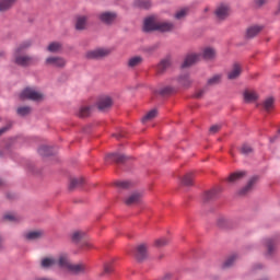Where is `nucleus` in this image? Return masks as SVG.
I'll use <instances>...</instances> for the list:
<instances>
[{
    "instance_id": "f257e3e1",
    "label": "nucleus",
    "mask_w": 280,
    "mask_h": 280,
    "mask_svg": "<svg viewBox=\"0 0 280 280\" xmlns=\"http://www.w3.org/2000/svg\"><path fill=\"white\" fill-rule=\"evenodd\" d=\"M31 45H32V40L27 39L15 48L13 52L14 65H18V67H30L31 65H34V62L38 60L36 57H32L25 54V49H30Z\"/></svg>"
},
{
    "instance_id": "f03ea898",
    "label": "nucleus",
    "mask_w": 280,
    "mask_h": 280,
    "mask_svg": "<svg viewBox=\"0 0 280 280\" xmlns=\"http://www.w3.org/2000/svg\"><path fill=\"white\" fill-rule=\"evenodd\" d=\"M97 19L103 25H115L117 23L118 14L115 11H103L97 14Z\"/></svg>"
},
{
    "instance_id": "7ed1b4c3",
    "label": "nucleus",
    "mask_w": 280,
    "mask_h": 280,
    "mask_svg": "<svg viewBox=\"0 0 280 280\" xmlns=\"http://www.w3.org/2000/svg\"><path fill=\"white\" fill-rule=\"evenodd\" d=\"M45 66L52 69H65L67 67V59L60 56H49L45 59Z\"/></svg>"
},
{
    "instance_id": "20e7f679",
    "label": "nucleus",
    "mask_w": 280,
    "mask_h": 280,
    "mask_svg": "<svg viewBox=\"0 0 280 280\" xmlns=\"http://www.w3.org/2000/svg\"><path fill=\"white\" fill-rule=\"evenodd\" d=\"M21 100H32V102H40L44 100L43 93L36 91L33 88H26L23 90V92L20 94Z\"/></svg>"
},
{
    "instance_id": "39448f33",
    "label": "nucleus",
    "mask_w": 280,
    "mask_h": 280,
    "mask_svg": "<svg viewBox=\"0 0 280 280\" xmlns=\"http://www.w3.org/2000/svg\"><path fill=\"white\" fill-rule=\"evenodd\" d=\"M110 54V49L97 48L86 52V58L90 60H97L100 58H106Z\"/></svg>"
},
{
    "instance_id": "423d86ee",
    "label": "nucleus",
    "mask_w": 280,
    "mask_h": 280,
    "mask_svg": "<svg viewBox=\"0 0 280 280\" xmlns=\"http://www.w3.org/2000/svg\"><path fill=\"white\" fill-rule=\"evenodd\" d=\"M144 32H159V21L154 16L147 18L143 24Z\"/></svg>"
},
{
    "instance_id": "0eeeda50",
    "label": "nucleus",
    "mask_w": 280,
    "mask_h": 280,
    "mask_svg": "<svg viewBox=\"0 0 280 280\" xmlns=\"http://www.w3.org/2000/svg\"><path fill=\"white\" fill-rule=\"evenodd\" d=\"M214 14L219 21H224V19H229V15L231 14V8H229L226 4H220L217 8Z\"/></svg>"
},
{
    "instance_id": "6e6552de",
    "label": "nucleus",
    "mask_w": 280,
    "mask_h": 280,
    "mask_svg": "<svg viewBox=\"0 0 280 280\" xmlns=\"http://www.w3.org/2000/svg\"><path fill=\"white\" fill-rule=\"evenodd\" d=\"M201 57H202V55H200V54L188 55L185 58L184 62L182 63V69H187L189 67H192V65H196V62H198Z\"/></svg>"
},
{
    "instance_id": "1a4fd4ad",
    "label": "nucleus",
    "mask_w": 280,
    "mask_h": 280,
    "mask_svg": "<svg viewBox=\"0 0 280 280\" xmlns=\"http://www.w3.org/2000/svg\"><path fill=\"white\" fill-rule=\"evenodd\" d=\"M113 106V98L110 96H101L97 101L98 110H108Z\"/></svg>"
},
{
    "instance_id": "9d476101",
    "label": "nucleus",
    "mask_w": 280,
    "mask_h": 280,
    "mask_svg": "<svg viewBox=\"0 0 280 280\" xmlns=\"http://www.w3.org/2000/svg\"><path fill=\"white\" fill-rule=\"evenodd\" d=\"M89 23V15H78L75 18L74 27L78 32H84Z\"/></svg>"
},
{
    "instance_id": "9b49d317",
    "label": "nucleus",
    "mask_w": 280,
    "mask_h": 280,
    "mask_svg": "<svg viewBox=\"0 0 280 280\" xmlns=\"http://www.w3.org/2000/svg\"><path fill=\"white\" fill-rule=\"evenodd\" d=\"M25 240L30 242H36V240H43L45 237V232L43 230H35L24 234Z\"/></svg>"
},
{
    "instance_id": "f8f14e48",
    "label": "nucleus",
    "mask_w": 280,
    "mask_h": 280,
    "mask_svg": "<svg viewBox=\"0 0 280 280\" xmlns=\"http://www.w3.org/2000/svg\"><path fill=\"white\" fill-rule=\"evenodd\" d=\"M19 0H0V13L5 14V12H10L13 5H16Z\"/></svg>"
},
{
    "instance_id": "ddd939ff",
    "label": "nucleus",
    "mask_w": 280,
    "mask_h": 280,
    "mask_svg": "<svg viewBox=\"0 0 280 280\" xmlns=\"http://www.w3.org/2000/svg\"><path fill=\"white\" fill-rule=\"evenodd\" d=\"M21 215L14 212H7L2 217V222H10L11 224H16L18 222H21Z\"/></svg>"
},
{
    "instance_id": "4468645a",
    "label": "nucleus",
    "mask_w": 280,
    "mask_h": 280,
    "mask_svg": "<svg viewBox=\"0 0 280 280\" xmlns=\"http://www.w3.org/2000/svg\"><path fill=\"white\" fill-rule=\"evenodd\" d=\"M56 261V266H59V268H65L66 270H69V266H71V262L69 261V255L67 254H60Z\"/></svg>"
},
{
    "instance_id": "2eb2a0df",
    "label": "nucleus",
    "mask_w": 280,
    "mask_h": 280,
    "mask_svg": "<svg viewBox=\"0 0 280 280\" xmlns=\"http://www.w3.org/2000/svg\"><path fill=\"white\" fill-rule=\"evenodd\" d=\"M240 75H242V65L234 63L232 70L228 73V79L237 80Z\"/></svg>"
},
{
    "instance_id": "dca6fc26",
    "label": "nucleus",
    "mask_w": 280,
    "mask_h": 280,
    "mask_svg": "<svg viewBox=\"0 0 280 280\" xmlns=\"http://www.w3.org/2000/svg\"><path fill=\"white\" fill-rule=\"evenodd\" d=\"M148 257V245L141 244L136 248V258L139 261H143Z\"/></svg>"
},
{
    "instance_id": "f3484780",
    "label": "nucleus",
    "mask_w": 280,
    "mask_h": 280,
    "mask_svg": "<svg viewBox=\"0 0 280 280\" xmlns=\"http://www.w3.org/2000/svg\"><path fill=\"white\" fill-rule=\"evenodd\" d=\"M220 191H222L220 187L206 191L202 195L203 202H209V200H213L214 198H218V194H220Z\"/></svg>"
},
{
    "instance_id": "a211bd4d",
    "label": "nucleus",
    "mask_w": 280,
    "mask_h": 280,
    "mask_svg": "<svg viewBox=\"0 0 280 280\" xmlns=\"http://www.w3.org/2000/svg\"><path fill=\"white\" fill-rule=\"evenodd\" d=\"M265 245L267 248V255L272 256L277 252V241L273 238H266Z\"/></svg>"
},
{
    "instance_id": "6ab92c4d",
    "label": "nucleus",
    "mask_w": 280,
    "mask_h": 280,
    "mask_svg": "<svg viewBox=\"0 0 280 280\" xmlns=\"http://www.w3.org/2000/svg\"><path fill=\"white\" fill-rule=\"evenodd\" d=\"M261 30H264V26H260V25L249 26L246 31L247 38H255V36H258L260 34Z\"/></svg>"
},
{
    "instance_id": "aec40b11",
    "label": "nucleus",
    "mask_w": 280,
    "mask_h": 280,
    "mask_svg": "<svg viewBox=\"0 0 280 280\" xmlns=\"http://www.w3.org/2000/svg\"><path fill=\"white\" fill-rule=\"evenodd\" d=\"M143 65V57L141 56H135L128 59L127 67L129 69H135L137 67H141Z\"/></svg>"
},
{
    "instance_id": "412c9836",
    "label": "nucleus",
    "mask_w": 280,
    "mask_h": 280,
    "mask_svg": "<svg viewBox=\"0 0 280 280\" xmlns=\"http://www.w3.org/2000/svg\"><path fill=\"white\" fill-rule=\"evenodd\" d=\"M46 50H48L49 54H60V51H62V43L50 42L46 47Z\"/></svg>"
},
{
    "instance_id": "4be33fe9",
    "label": "nucleus",
    "mask_w": 280,
    "mask_h": 280,
    "mask_svg": "<svg viewBox=\"0 0 280 280\" xmlns=\"http://www.w3.org/2000/svg\"><path fill=\"white\" fill-rule=\"evenodd\" d=\"M69 272H72L73 275H81V272H84L86 270V265L84 264H70L68 267Z\"/></svg>"
},
{
    "instance_id": "5701e85b",
    "label": "nucleus",
    "mask_w": 280,
    "mask_h": 280,
    "mask_svg": "<svg viewBox=\"0 0 280 280\" xmlns=\"http://www.w3.org/2000/svg\"><path fill=\"white\" fill-rule=\"evenodd\" d=\"M105 161L107 163H108V161H112L113 163H124V161H126V155L110 153L105 158Z\"/></svg>"
},
{
    "instance_id": "b1692460",
    "label": "nucleus",
    "mask_w": 280,
    "mask_h": 280,
    "mask_svg": "<svg viewBox=\"0 0 280 280\" xmlns=\"http://www.w3.org/2000/svg\"><path fill=\"white\" fill-rule=\"evenodd\" d=\"M133 7L140 8V10H150L152 2L150 0H133Z\"/></svg>"
},
{
    "instance_id": "393cba45",
    "label": "nucleus",
    "mask_w": 280,
    "mask_h": 280,
    "mask_svg": "<svg viewBox=\"0 0 280 280\" xmlns=\"http://www.w3.org/2000/svg\"><path fill=\"white\" fill-rule=\"evenodd\" d=\"M141 201V194L140 192H133L131 194L126 200L125 205L130 207V205H137V202Z\"/></svg>"
},
{
    "instance_id": "a878e982",
    "label": "nucleus",
    "mask_w": 280,
    "mask_h": 280,
    "mask_svg": "<svg viewBox=\"0 0 280 280\" xmlns=\"http://www.w3.org/2000/svg\"><path fill=\"white\" fill-rule=\"evenodd\" d=\"M244 176H246V172H244V171L232 173L228 177V183H237V180H242V178H244Z\"/></svg>"
},
{
    "instance_id": "bb28decb",
    "label": "nucleus",
    "mask_w": 280,
    "mask_h": 280,
    "mask_svg": "<svg viewBox=\"0 0 280 280\" xmlns=\"http://www.w3.org/2000/svg\"><path fill=\"white\" fill-rule=\"evenodd\" d=\"M174 30V23L172 22H159L158 32H172Z\"/></svg>"
},
{
    "instance_id": "cd10ccee",
    "label": "nucleus",
    "mask_w": 280,
    "mask_h": 280,
    "mask_svg": "<svg viewBox=\"0 0 280 280\" xmlns=\"http://www.w3.org/2000/svg\"><path fill=\"white\" fill-rule=\"evenodd\" d=\"M257 93L255 91L246 90L244 92V102L250 104V102H257Z\"/></svg>"
},
{
    "instance_id": "c85d7f7f",
    "label": "nucleus",
    "mask_w": 280,
    "mask_h": 280,
    "mask_svg": "<svg viewBox=\"0 0 280 280\" xmlns=\"http://www.w3.org/2000/svg\"><path fill=\"white\" fill-rule=\"evenodd\" d=\"M256 183H257V177H252L247 183V185L241 190V194L244 196L249 191H253V188L255 187Z\"/></svg>"
},
{
    "instance_id": "c756f323",
    "label": "nucleus",
    "mask_w": 280,
    "mask_h": 280,
    "mask_svg": "<svg viewBox=\"0 0 280 280\" xmlns=\"http://www.w3.org/2000/svg\"><path fill=\"white\" fill-rule=\"evenodd\" d=\"M202 58H205V60H213V58H215V49L206 47L202 50Z\"/></svg>"
},
{
    "instance_id": "7c9ffc66",
    "label": "nucleus",
    "mask_w": 280,
    "mask_h": 280,
    "mask_svg": "<svg viewBox=\"0 0 280 280\" xmlns=\"http://www.w3.org/2000/svg\"><path fill=\"white\" fill-rule=\"evenodd\" d=\"M56 264H58V260H56L54 257H49L42 259L40 266L42 268H54Z\"/></svg>"
},
{
    "instance_id": "2f4dec72",
    "label": "nucleus",
    "mask_w": 280,
    "mask_h": 280,
    "mask_svg": "<svg viewBox=\"0 0 280 280\" xmlns=\"http://www.w3.org/2000/svg\"><path fill=\"white\" fill-rule=\"evenodd\" d=\"M262 108L266 110V113H270L275 108V98L268 97L262 103Z\"/></svg>"
},
{
    "instance_id": "473e14b6",
    "label": "nucleus",
    "mask_w": 280,
    "mask_h": 280,
    "mask_svg": "<svg viewBox=\"0 0 280 280\" xmlns=\"http://www.w3.org/2000/svg\"><path fill=\"white\" fill-rule=\"evenodd\" d=\"M85 236L86 233L84 231H74L71 234V240L74 242V244H78V242H80V240H84Z\"/></svg>"
},
{
    "instance_id": "72a5a7b5",
    "label": "nucleus",
    "mask_w": 280,
    "mask_h": 280,
    "mask_svg": "<svg viewBox=\"0 0 280 280\" xmlns=\"http://www.w3.org/2000/svg\"><path fill=\"white\" fill-rule=\"evenodd\" d=\"M222 80V75L220 74H214L210 79H208L207 86H215L217 84H220Z\"/></svg>"
},
{
    "instance_id": "f704fd0d",
    "label": "nucleus",
    "mask_w": 280,
    "mask_h": 280,
    "mask_svg": "<svg viewBox=\"0 0 280 280\" xmlns=\"http://www.w3.org/2000/svg\"><path fill=\"white\" fill-rule=\"evenodd\" d=\"M159 115V112L156 109H151L147 115L142 118V124H145L148 121H152Z\"/></svg>"
},
{
    "instance_id": "c9c22d12",
    "label": "nucleus",
    "mask_w": 280,
    "mask_h": 280,
    "mask_svg": "<svg viewBox=\"0 0 280 280\" xmlns=\"http://www.w3.org/2000/svg\"><path fill=\"white\" fill-rule=\"evenodd\" d=\"M170 67V60L164 59L162 60L156 68L158 73H164L166 69Z\"/></svg>"
},
{
    "instance_id": "e433bc0d",
    "label": "nucleus",
    "mask_w": 280,
    "mask_h": 280,
    "mask_svg": "<svg viewBox=\"0 0 280 280\" xmlns=\"http://www.w3.org/2000/svg\"><path fill=\"white\" fill-rule=\"evenodd\" d=\"M84 179L82 177L70 179V189H75V187H82Z\"/></svg>"
},
{
    "instance_id": "4c0bfd02",
    "label": "nucleus",
    "mask_w": 280,
    "mask_h": 280,
    "mask_svg": "<svg viewBox=\"0 0 280 280\" xmlns=\"http://www.w3.org/2000/svg\"><path fill=\"white\" fill-rule=\"evenodd\" d=\"M236 261L237 255H232L222 264V268H231Z\"/></svg>"
},
{
    "instance_id": "58836bf2",
    "label": "nucleus",
    "mask_w": 280,
    "mask_h": 280,
    "mask_svg": "<svg viewBox=\"0 0 280 280\" xmlns=\"http://www.w3.org/2000/svg\"><path fill=\"white\" fill-rule=\"evenodd\" d=\"M183 185H185L186 187H189L191 185H194V174L188 173L186 174L183 179H182Z\"/></svg>"
},
{
    "instance_id": "ea45409f",
    "label": "nucleus",
    "mask_w": 280,
    "mask_h": 280,
    "mask_svg": "<svg viewBox=\"0 0 280 280\" xmlns=\"http://www.w3.org/2000/svg\"><path fill=\"white\" fill-rule=\"evenodd\" d=\"M91 115V107L89 106H82L78 112V117L84 118L89 117Z\"/></svg>"
},
{
    "instance_id": "a19ab883",
    "label": "nucleus",
    "mask_w": 280,
    "mask_h": 280,
    "mask_svg": "<svg viewBox=\"0 0 280 280\" xmlns=\"http://www.w3.org/2000/svg\"><path fill=\"white\" fill-rule=\"evenodd\" d=\"M179 84L182 86H190L191 85V79L189 78V74H184L179 77Z\"/></svg>"
},
{
    "instance_id": "79ce46f5",
    "label": "nucleus",
    "mask_w": 280,
    "mask_h": 280,
    "mask_svg": "<svg viewBox=\"0 0 280 280\" xmlns=\"http://www.w3.org/2000/svg\"><path fill=\"white\" fill-rule=\"evenodd\" d=\"M38 154H40V156H51V148L43 145L38 149Z\"/></svg>"
},
{
    "instance_id": "37998d69",
    "label": "nucleus",
    "mask_w": 280,
    "mask_h": 280,
    "mask_svg": "<svg viewBox=\"0 0 280 280\" xmlns=\"http://www.w3.org/2000/svg\"><path fill=\"white\" fill-rule=\"evenodd\" d=\"M32 113V107L30 106H22L18 108V115L21 117H25V115H30Z\"/></svg>"
},
{
    "instance_id": "c03bdc74",
    "label": "nucleus",
    "mask_w": 280,
    "mask_h": 280,
    "mask_svg": "<svg viewBox=\"0 0 280 280\" xmlns=\"http://www.w3.org/2000/svg\"><path fill=\"white\" fill-rule=\"evenodd\" d=\"M188 13L189 9H182L175 13V19H177V21H182V19H185Z\"/></svg>"
},
{
    "instance_id": "a18cd8bd",
    "label": "nucleus",
    "mask_w": 280,
    "mask_h": 280,
    "mask_svg": "<svg viewBox=\"0 0 280 280\" xmlns=\"http://www.w3.org/2000/svg\"><path fill=\"white\" fill-rule=\"evenodd\" d=\"M170 244V240L162 237L155 241L156 248H163V246H167Z\"/></svg>"
},
{
    "instance_id": "49530a36",
    "label": "nucleus",
    "mask_w": 280,
    "mask_h": 280,
    "mask_svg": "<svg viewBox=\"0 0 280 280\" xmlns=\"http://www.w3.org/2000/svg\"><path fill=\"white\" fill-rule=\"evenodd\" d=\"M253 152V148L248 144H243L241 147V154H250Z\"/></svg>"
},
{
    "instance_id": "de8ad7c7",
    "label": "nucleus",
    "mask_w": 280,
    "mask_h": 280,
    "mask_svg": "<svg viewBox=\"0 0 280 280\" xmlns=\"http://www.w3.org/2000/svg\"><path fill=\"white\" fill-rule=\"evenodd\" d=\"M207 93V88L199 89L195 92L194 97L200 100Z\"/></svg>"
},
{
    "instance_id": "09e8293b",
    "label": "nucleus",
    "mask_w": 280,
    "mask_h": 280,
    "mask_svg": "<svg viewBox=\"0 0 280 280\" xmlns=\"http://www.w3.org/2000/svg\"><path fill=\"white\" fill-rule=\"evenodd\" d=\"M132 185L130 182H116V187H119V189H128Z\"/></svg>"
},
{
    "instance_id": "8fccbe9b",
    "label": "nucleus",
    "mask_w": 280,
    "mask_h": 280,
    "mask_svg": "<svg viewBox=\"0 0 280 280\" xmlns=\"http://www.w3.org/2000/svg\"><path fill=\"white\" fill-rule=\"evenodd\" d=\"M81 248L83 250H91V248H93V243L85 241L82 243Z\"/></svg>"
},
{
    "instance_id": "3c124183",
    "label": "nucleus",
    "mask_w": 280,
    "mask_h": 280,
    "mask_svg": "<svg viewBox=\"0 0 280 280\" xmlns=\"http://www.w3.org/2000/svg\"><path fill=\"white\" fill-rule=\"evenodd\" d=\"M220 125H213L210 127L209 132L210 135H215L217 132H220Z\"/></svg>"
},
{
    "instance_id": "603ef678",
    "label": "nucleus",
    "mask_w": 280,
    "mask_h": 280,
    "mask_svg": "<svg viewBox=\"0 0 280 280\" xmlns=\"http://www.w3.org/2000/svg\"><path fill=\"white\" fill-rule=\"evenodd\" d=\"M170 93H172V88L170 86L160 90V95H170Z\"/></svg>"
},
{
    "instance_id": "864d4df0",
    "label": "nucleus",
    "mask_w": 280,
    "mask_h": 280,
    "mask_svg": "<svg viewBox=\"0 0 280 280\" xmlns=\"http://www.w3.org/2000/svg\"><path fill=\"white\" fill-rule=\"evenodd\" d=\"M110 272H113V265L106 264V265L104 266V273H105V275H110Z\"/></svg>"
},
{
    "instance_id": "5fc2aeb1",
    "label": "nucleus",
    "mask_w": 280,
    "mask_h": 280,
    "mask_svg": "<svg viewBox=\"0 0 280 280\" xmlns=\"http://www.w3.org/2000/svg\"><path fill=\"white\" fill-rule=\"evenodd\" d=\"M255 3L258 8H261V5H266V3H268V0H255Z\"/></svg>"
},
{
    "instance_id": "6e6d98bb",
    "label": "nucleus",
    "mask_w": 280,
    "mask_h": 280,
    "mask_svg": "<svg viewBox=\"0 0 280 280\" xmlns=\"http://www.w3.org/2000/svg\"><path fill=\"white\" fill-rule=\"evenodd\" d=\"M8 130H10V127H2V128L0 129V137H1L2 135H4V132H8Z\"/></svg>"
},
{
    "instance_id": "4d7b16f0",
    "label": "nucleus",
    "mask_w": 280,
    "mask_h": 280,
    "mask_svg": "<svg viewBox=\"0 0 280 280\" xmlns=\"http://www.w3.org/2000/svg\"><path fill=\"white\" fill-rule=\"evenodd\" d=\"M0 58H5V50L0 49Z\"/></svg>"
},
{
    "instance_id": "13d9d810",
    "label": "nucleus",
    "mask_w": 280,
    "mask_h": 280,
    "mask_svg": "<svg viewBox=\"0 0 280 280\" xmlns=\"http://www.w3.org/2000/svg\"><path fill=\"white\" fill-rule=\"evenodd\" d=\"M3 245V236L0 235V248L2 247Z\"/></svg>"
},
{
    "instance_id": "bf43d9fd",
    "label": "nucleus",
    "mask_w": 280,
    "mask_h": 280,
    "mask_svg": "<svg viewBox=\"0 0 280 280\" xmlns=\"http://www.w3.org/2000/svg\"><path fill=\"white\" fill-rule=\"evenodd\" d=\"M4 184L3 179H0V187H3Z\"/></svg>"
},
{
    "instance_id": "052dcab7",
    "label": "nucleus",
    "mask_w": 280,
    "mask_h": 280,
    "mask_svg": "<svg viewBox=\"0 0 280 280\" xmlns=\"http://www.w3.org/2000/svg\"><path fill=\"white\" fill-rule=\"evenodd\" d=\"M207 10H209L208 8H206V12H207Z\"/></svg>"
},
{
    "instance_id": "680f3d73",
    "label": "nucleus",
    "mask_w": 280,
    "mask_h": 280,
    "mask_svg": "<svg viewBox=\"0 0 280 280\" xmlns=\"http://www.w3.org/2000/svg\"><path fill=\"white\" fill-rule=\"evenodd\" d=\"M279 132H280V129H279Z\"/></svg>"
}]
</instances>
